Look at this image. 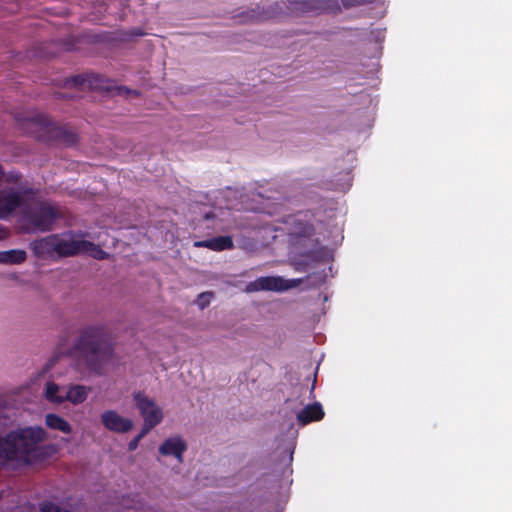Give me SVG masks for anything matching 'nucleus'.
I'll return each mask as SVG.
<instances>
[{
	"instance_id": "f257e3e1",
	"label": "nucleus",
	"mask_w": 512,
	"mask_h": 512,
	"mask_svg": "<svg viewBox=\"0 0 512 512\" xmlns=\"http://www.w3.org/2000/svg\"><path fill=\"white\" fill-rule=\"evenodd\" d=\"M59 355L71 356L78 367L89 373L102 376L114 356V345L104 324H90L79 330L72 346L59 347Z\"/></svg>"
},
{
	"instance_id": "f03ea898",
	"label": "nucleus",
	"mask_w": 512,
	"mask_h": 512,
	"mask_svg": "<svg viewBox=\"0 0 512 512\" xmlns=\"http://www.w3.org/2000/svg\"><path fill=\"white\" fill-rule=\"evenodd\" d=\"M48 437L40 426H27L0 434V464L19 462L33 464L44 458V448L39 446Z\"/></svg>"
},
{
	"instance_id": "7ed1b4c3",
	"label": "nucleus",
	"mask_w": 512,
	"mask_h": 512,
	"mask_svg": "<svg viewBox=\"0 0 512 512\" xmlns=\"http://www.w3.org/2000/svg\"><path fill=\"white\" fill-rule=\"evenodd\" d=\"M30 123L36 127V138L40 141L58 142L66 146H71L78 141L75 132L52 122L47 115L37 114L30 120Z\"/></svg>"
},
{
	"instance_id": "20e7f679",
	"label": "nucleus",
	"mask_w": 512,
	"mask_h": 512,
	"mask_svg": "<svg viewBox=\"0 0 512 512\" xmlns=\"http://www.w3.org/2000/svg\"><path fill=\"white\" fill-rule=\"evenodd\" d=\"M60 212L47 202H38L24 212L26 223L34 230L47 232L52 230L54 223L60 217Z\"/></svg>"
},
{
	"instance_id": "39448f33",
	"label": "nucleus",
	"mask_w": 512,
	"mask_h": 512,
	"mask_svg": "<svg viewBox=\"0 0 512 512\" xmlns=\"http://www.w3.org/2000/svg\"><path fill=\"white\" fill-rule=\"evenodd\" d=\"M134 400L144 422L150 420L153 423L155 422L156 425L161 423L163 419L162 409L152 399L141 392H137L134 394Z\"/></svg>"
},
{
	"instance_id": "423d86ee",
	"label": "nucleus",
	"mask_w": 512,
	"mask_h": 512,
	"mask_svg": "<svg viewBox=\"0 0 512 512\" xmlns=\"http://www.w3.org/2000/svg\"><path fill=\"white\" fill-rule=\"evenodd\" d=\"M103 426L114 433H127L133 428V421L121 416L114 410H106L101 414Z\"/></svg>"
},
{
	"instance_id": "0eeeda50",
	"label": "nucleus",
	"mask_w": 512,
	"mask_h": 512,
	"mask_svg": "<svg viewBox=\"0 0 512 512\" xmlns=\"http://www.w3.org/2000/svg\"><path fill=\"white\" fill-rule=\"evenodd\" d=\"M294 287V284L283 279L282 277L264 276L259 277L255 281L250 282L247 286L248 291H285Z\"/></svg>"
},
{
	"instance_id": "6e6552de",
	"label": "nucleus",
	"mask_w": 512,
	"mask_h": 512,
	"mask_svg": "<svg viewBox=\"0 0 512 512\" xmlns=\"http://www.w3.org/2000/svg\"><path fill=\"white\" fill-rule=\"evenodd\" d=\"M187 443L180 436L167 438L159 446V453L162 456H173L178 462H183V454L187 450Z\"/></svg>"
},
{
	"instance_id": "1a4fd4ad",
	"label": "nucleus",
	"mask_w": 512,
	"mask_h": 512,
	"mask_svg": "<svg viewBox=\"0 0 512 512\" xmlns=\"http://www.w3.org/2000/svg\"><path fill=\"white\" fill-rule=\"evenodd\" d=\"M56 241H58V234H51L44 238L32 241L30 243V249L38 258L52 256L55 254Z\"/></svg>"
},
{
	"instance_id": "9d476101",
	"label": "nucleus",
	"mask_w": 512,
	"mask_h": 512,
	"mask_svg": "<svg viewBox=\"0 0 512 512\" xmlns=\"http://www.w3.org/2000/svg\"><path fill=\"white\" fill-rule=\"evenodd\" d=\"M23 205V199L20 193L14 190L8 191L0 197V219L11 215L16 209Z\"/></svg>"
},
{
	"instance_id": "9b49d317",
	"label": "nucleus",
	"mask_w": 512,
	"mask_h": 512,
	"mask_svg": "<svg viewBox=\"0 0 512 512\" xmlns=\"http://www.w3.org/2000/svg\"><path fill=\"white\" fill-rule=\"evenodd\" d=\"M195 247L208 248L212 251L230 250L234 247L233 239L231 236H217L206 240L196 241Z\"/></svg>"
},
{
	"instance_id": "f8f14e48",
	"label": "nucleus",
	"mask_w": 512,
	"mask_h": 512,
	"mask_svg": "<svg viewBox=\"0 0 512 512\" xmlns=\"http://www.w3.org/2000/svg\"><path fill=\"white\" fill-rule=\"evenodd\" d=\"M85 244L82 240H65L58 235L55 254L59 257H68L81 254V246Z\"/></svg>"
},
{
	"instance_id": "ddd939ff",
	"label": "nucleus",
	"mask_w": 512,
	"mask_h": 512,
	"mask_svg": "<svg viewBox=\"0 0 512 512\" xmlns=\"http://www.w3.org/2000/svg\"><path fill=\"white\" fill-rule=\"evenodd\" d=\"M324 410L319 402L307 405L297 414V421L301 425H307L310 422L320 421L324 418Z\"/></svg>"
},
{
	"instance_id": "4468645a",
	"label": "nucleus",
	"mask_w": 512,
	"mask_h": 512,
	"mask_svg": "<svg viewBox=\"0 0 512 512\" xmlns=\"http://www.w3.org/2000/svg\"><path fill=\"white\" fill-rule=\"evenodd\" d=\"M63 391L64 402L68 401L74 405H78L86 401L89 389L84 385L72 384L63 387Z\"/></svg>"
},
{
	"instance_id": "2eb2a0df",
	"label": "nucleus",
	"mask_w": 512,
	"mask_h": 512,
	"mask_svg": "<svg viewBox=\"0 0 512 512\" xmlns=\"http://www.w3.org/2000/svg\"><path fill=\"white\" fill-rule=\"evenodd\" d=\"M314 232L315 228L313 224L306 220L294 218L291 223L289 235L292 238H310Z\"/></svg>"
},
{
	"instance_id": "dca6fc26",
	"label": "nucleus",
	"mask_w": 512,
	"mask_h": 512,
	"mask_svg": "<svg viewBox=\"0 0 512 512\" xmlns=\"http://www.w3.org/2000/svg\"><path fill=\"white\" fill-rule=\"evenodd\" d=\"M45 424L49 429L60 431L64 434H70L72 432V426L70 423L55 413H48L45 415Z\"/></svg>"
},
{
	"instance_id": "f3484780",
	"label": "nucleus",
	"mask_w": 512,
	"mask_h": 512,
	"mask_svg": "<svg viewBox=\"0 0 512 512\" xmlns=\"http://www.w3.org/2000/svg\"><path fill=\"white\" fill-rule=\"evenodd\" d=\"M27 259V253L22 249H11L0 251V264L15 265L22 264Z\"/></svg>"
},
{
	"instance_id": "a211bd4d",
	"label": "nucleus",
	"mask_w": 512,
	"mask_h": 512,
	"mask_svg": "<svg viewBox=\"0 0 512 512\" xmlns=\"http://www.w3.org/2000/svg\"><path fill=\"white\" fill-rule=\"evenodd\" d=\"M64 391L55 382H47L45 387V397L48 401L61 404L64 402L63 399Z\"/></svg>"
},
{
	"instance_id": "6ab92c4d",
	"label": "nucleus",
	"mask_w": 512,
	"mask_h": 512,
	"mask_svg": "<svg viewBox=\"0 0 512 512\" xmlns=\"http://www.w3.org/2000/svg\"><path fill=\"white\" fill-rule=\"evenodd\" d=\"M85 244L81 246V253H87L95 259L104 260L109 257V254L100 248L99 245L94 244L93 242L82 240Z\"/></svg>"
},
{
	"instance_id": "aec40b11",
	"label": "nucleus",
	"mask_w": 512,
	"mask_h": 512,
	"mask_svg": "<svg viewBox=\"0 0 512 512\" xmlns=\"http://www.w3.org/2000/svg\"><path fill=\"white\" fill-rule=\"evenodd\" d=\"M299 9L305 12L318 11L323 8L322 2L319 0H306L298 3Z\"/></svg>"
},
{
	"instance_id": "412c9836",
	"label": "nucleus",
	"mask_w": 512,
	"mask_h": 512,
	"mask_svg": "<svg viewBox=\"0 0 512 512\" xmlns=\"http://www.w3.org/2000/svg\"><path fill=\"white\" fill-rule=\"evenodd\" d=\"M40 512H70V511H68L64 508H61L60 506H58L52 502H47L41 506Z\"/></svg>"
},
{
	"instance_id": "4be33fe9",
	"label": "nucleus",
	"mask_w": 512,
	"mask_h": 512,
	"mask_svg": "<svg viewBox=\"0 0 512 512\" xmlns=\"http://www.w3.org/2000/svg\"><path fill=\"white\" fill-rule=\"evenodd\" d=\"M91 78H94V75H76L73 76L70 80L74 86H80L83 85L85 82L91 83Z\"/></svg>"
},
{
	"instance_id": "5701e85b",
	"label": "nucleus",
	"mask_w": 512,
	"mask_h": 512,
	"mask_svg": "<svg viewBox=\"0 0 512 512\" xmlns=\"http://www.w3.org/2000/svg\"><path fill=\"white\" fill-rule=\"evenodd\" d=\"M156 426L157 425L155 424V422L153 423L150 420L144 422V425L139 434L137 435V437H140V440L143 439Z\"/></svg>"
},
{
	"instance_id": "b1692460",
	"label": "nucleus",
	"mask_w": 512,
	"mask_h": 512,
	"mask_svg": "<svg viewBox=\"0 0 512 512\" xmlns=\"http://www.w3.org/2000/svg\"><path fill=\"white\" fill-rule=\"evenodd\" d=\"M156 426L157 425L155 424V422L153 423L150 420L144 422V425L139 434L137 435V437H140V440L143 439Z\"/></svg>"
},
{
	"instance_id": "393cba45",
	"label": "nucleus",
	"mask_w": 512,
	"mask_h": 512,
	"mask_svg": "<svg viewBox=\"0 0 512 512\" xmlns=\"http://www.w3.org/2000/svg\"><path fill=\"white\" fill-rule=\"evenodd\" d=\"M211 293H201L199 295L200 306L204 308L210 302Z\"/></svg>"
},
{
	"instance_id": "a878e982",
	"label": "nucleus",
	"mask_w": 512,
	"mask_h": 512,
	"mask_svg": "<svg viewBox=\"0 0 512 512\" xmlns=\"http://www.w3.org/2000/svg\"><path fill=\"white\" fill-rule=\"evenodd\" d=\"M140 437H137L135 436L132 440H130V442L128 443V450L129 451H134L138 448L139 446V443H140Z\"/></svg>"
},
{
	"instance_id": "bb28decb",
	"label": "nucleus",
	"mask_w": 512,
	"mask_h": 512,
	"mask_svg": "<svg viewBox=\"0 0 512 512\" xmlns=\"http://www.w3.org/2000/svg\"><path fill=\"white\" fill-rule=\"evenodd\" d=\"M22 175L17 173V172H10L7 177H6V180L8 182H14V183H17L20 179H21Z\"/></svg>"
},
{
	"instance_id": "cd10ccee",
	"label": "nucleus",
	"mask_w": 512,
	"mask_h": 512,
	"mask_svg": "<svg viewBox=\"0 0 512 512\" xmlns=\"http://www.w3.org/2000/svg\"><path fill=\"white\" fill-rule=\"evenodd\" d=\"M366 3V0H348L347 2L344 1V4H350V5H358Z\"/></svg>"
},
{
	"instance_id": "c85d7f7f",
	"label": "nucleus",
	"mask_w": 512,
	"mask_h": 512,
	"mask_svg": "<svg viewBox=\"0 0 512 512\" xmlns=\"http://www.w3.org/2000/svg\"><path fill=\"white\" fill-rule=\"evenodd\" d=\"M33 193H34L33 189H27L24 191V194H33Z\"/></svg>"
},
{
	"instance_id": "c756f323",
	"label": "nucleus",
	"mask_w": 512,
	"mask_h": 512,
	"mask_svg": "<svg viewBox=\"0 0 512 512\" xmlns=\"http://www.w3.org/2000/svg\"><path fill=\"white\" fill-rule=\"evenodd\" d=\"M3 175H4V171H3L2 166L0 165V179L2 178Z\"/></svg>"
}]
</instances>
